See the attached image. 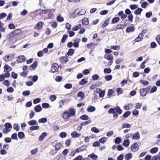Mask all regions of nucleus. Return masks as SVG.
Masks as SVG:
<instances>
[{
	"instance_id": "53",
	"label": "nucleus",
	"mask_w": 160,
	"mask_h": 160,
	"mask_svg": "<svg viewBox=\"0 0 160 160\" xmlns=\"http://www.w3.org/2000/svg\"><path fill=\"white\" fill-rule=\"evenodd\" d=\"M106 138L104 137H103L99 140V142L102 143L104 144L106 142Z\"/></svg>"
},
{
	"instance_id": "7",
	"label": "nucleus",
	"mask_w": 160,
	"mask_h": 160,
	"mask_svg": "<svg viewBox=\"0 0 160 160\" xmlns=\"http://www.w3.org/2000/svg\"><path fill=\"white\" fill-rule=\"evenodd\" d=\"M70 117V113L68 112H65L63 114V118L64 119H69Z\"/></svg>"
},
{
	"instance_id": "35",
	"label": "nucleus",
	"mask_w": 160,
	"mask_h": 160,
	"mask_svg": "<svg viewBox=\"0 0 160 160\" xmlns=\"http://www.w3.org/2000/svg\"><path fill=\"white\" fill-rule=\"evenodd\" d=\"M133 105L131 103L128 104L127 105L124 106V108L126 110H129L130 108H132Z\"/></svg>"
},
{
	"instance_id": "55",
	"label": "nucleus",
	"mask_w": 160,
	"mask_h": 160,
	"mask_svg": "<svg viewBox=\"0 0 160 160\" xmlns=\"http://www.w3.org/2000/svg\"><path fill=\"white\" fill-rule=\"evenodd\" d=\"M108 12V11L107 10H104L101 11L100 12V14L102 15H104L107 14Z\"/></svg>"
},
{
	"instance_id": "15",
	"label": "nucleus",
	"mask_w": 160,
	"mask_h": 160,
	"mask_svg": "<svg viewBox=\"0 0 160 160\" xmlns=\"http://www.w3.org/2000/svg\"><path fill=\"white\" fill-rule=\"evenodd\" d=\"M54 10V11H53V12H49V13H48V18H49V19H52L54 16V12H55V9H53V8H52Z\"/></svg>"
},
{
	"instance_id": "39",
	"label": "nucleus",
	"mask_w": 160,
	"mask_h": 160,
	"mask_svg": "<svg viewBox=\"0 0 160 160\" xmlns=\"http://www.w3.org/2000/svg\"><path fill=\"white\" fill-rule=\"evenodd\" d=\"M65 102V100H60L59 102V108H62V106L63 105L64 103Z\"/></svg>"
},
{
	"instance_id": "11",
	"label": "nucleus",
	"mask_w": 160,
	"mask_h": 160,
	"mask_svg": "<svg viewBox=\"0 0 160 160\" xmlns=\"http://www.w3.org/2000/svg\"><path fill=\"white\" fill-rule=\"evenodd\" d=\"M135 29V28L133 27H129L126 28V32L128 33L132 32L134 31Z\"/></svg>"
},
{
	"instance_id": "17",
	"label": "nucleus",
	"mask_w": 160,
	"mask_h": 160,
	"mask_svg": "<svg viewBox=\"0 0 160 160\" xmlns=\"http://www.w3.org/2000/svg\"><path fill=\"white\" fill-rule=\"evenodd\" d=\"M140 95L142 97L145 96L147 94V92H145V88H142L140 90Z\"/></svg>"
},
{
	"instance_id": "60",
	"label": "nucleus",
	"mask_w": 160,
	"mask_h": 160,
	"mask_svg": "<svg viewBox=\"0 0 160 160\" xmlns=\"http://www.w3.org/2000/svg\"><path fill=\"white\" fill-rule=\"evenodd\" d=\"M61 146V144L60 143H57L55 145V150L58 151L60 147Z\"/></svg>"
},
{
	"instance_id": "19",
	"label": "nucleus",
	"mask_w": 160,
	"mask_h": 160,
	"mask_svg": "<svg viewBox=\"0 0 160 160\" xmlns=\"http://www.w3.org/2000/svg\"><path fill=\"white\" fill-rule=\"evenodd\" d=\"M120 20V18L118 17L114 18L112 20V24H115L118 22Z\"/></svg>"
},
{
	"instance_id": "14",
	"label": "nucleus",
	"mask_w": 160,
	"mask_h": 160,
	"mask_svg": "<svg viewBox=\"0 0 160 160\" xmlns=\"http://www.w3.org/2000/svg\"><path fill=\"white\" fill-rule=\"evenodd\" d=\"M34 110L36 112H39L41 111L42 108L40 105H38L34 107Z\"/></svg>"
},
{
	"instance_id": "5",
	"label": "nucleus",
	"mask_w": 160,
	"mask_h": 160,
	"mask_svg": "<svg viewBox=\"0 0 160 160\" xmlns=\"http://www.w3.org/2000/svg\"><path fill=\"white\" fill-rule=\"evenodd\" d=\"M138 144L137 142L135 143L131 146L132 150L133 152H136L138 150Z\"/></svg>"
},
{
	"instance_id": "56",
	"label": "nucleus",
	"mask_w": 160,
	"mask_h": 160,
	"mask_svg": "<svg viewBox=\"0 0 160 160\" xmlns=\"http://www.w3.org/2000/svg\"><path fill=\"white\" fill-rule=\"evenodd\" d=\"M95 44L94 43H92L90 44H88L87 45V48L90 49L92 48L93 46H95Z\"/></svg>"
},
{
	"instance_id": "12",
	"label": "nucleus",
	"mask_w": 160,
	"mask_h": 160,
	"mask_svg": "<svg viewBox=\"0 0 160 160\" xmlns=\"http://www.w3.org/2000/svg\"><path fill=\"white\" fill-rule=\"evenodd\" d=\"M88 157L91 158L92 160H97L98 159V156L93 153L88 155Z\"/></svg>"
},
{
	"instance_id": "43",
	"label": "nucleus",
	"mask_w": 160,
	"mask_h": 160,
	"mask_svg": "<svg viewBox=\"0 0 160 160\" xmlns=\"http://www.w3.org/2000/svg\"><path fill=\"white\" fill-rule=\"evenodd\" d=\"M57 19L58 21L60 22H62L64 20L63 18L61 17L60 15L57 16Z\"/></svg>"
},
{
	"instance_id": "34",
	"label": "nucleus",
	"mask_w": 160,
	"mask_h": 160,
	"mask_svg": "<svg viewBox=\"0 0 160 160\" xmlns=\"http://www.w3.org/2000/svg\"><path fill=\"white\" fill-rule=\"evenodd\" d=\"M39 127L38 125L32 126L30 128V130L31 131L37 130L39 129Z\"/></svg>"
},
{
	"instance_id": "20",
	"label": "nucleus",
	"mask_w": 160,
	"mask_h": 160,
	"mask_svg": "<svg viewBox=\"0 0 160 160\" xmlns=\"http://www.w3.org/2000/svg\"><path fill=\"white\" fill-rule=\"evenodd\" d=\"M158 150V148L157 147H155L152 148L150 150V152L152 154H154L157 152Z\"/></svg>"
},
{
	"instance_id": "57",
	"label": "nucleus",
	"mask_w": 160,
	"mask_h": 160,
	"mask_svg": "<svg viewBox=\"0 0 160 160\" xmlns=\"http://www.w3.org/2000/svg\"><path fill=\"white\" fill-rule=\"evenodd\" d=\"M120 47L119 46H112L111 47V48L113 50H119L120 49Z\"/></svg>"
},
{
	"instance_id": "21",
	"label": "nucleus",
	"mask_w": 160,
	"mask_h": 160,
	"mask_svg": "<svg viewBox=\"0 0 160 160\" xmlns=\"http://www.w3.org/2000/svg\"><path fill=\"white\" fill-rule=\"evenodd\" d=\"M28 124L30 126H33L37 124V121L34 120H32L29 121Z\"/></svg>"
},
{
	"instance_id": "30",
	"label": "nucleus",
	"mask_w": 160,
	"mask_h": 160,
	"mask_svg": "<svg viewBox=\"0 0 160 160\" xmlns=\"http://www.w3.org/2000/svg\"><path fill=\"white\" fill-rule=\"evenodd\" d=\"M4 68V71H7V72H9L12 69L11 67L8 65H5Z\"/></svg>"
},
{
	"instance_id": "46",
	"label": "nucleus",
	"mask_w": 160,
	"mask_h": 160,
	"mask_svg": "<svg viewBox=\"0 0 160 160\" xmlns=\"http://www.w3.org/2000/svg\"><path fill=\"white\" fill-rule=\"evenodd\" d=\"M124 28L123 25L120 24L118 25L116 27V29H123Z\"/></svg>"
},
{
	"instance_id": "23",
	"label": "nucleus",
	"mask_w": 160,
	"mask_h": 160,
	"mask_svg": "<svg viewBox=\"0 0 160 160\" xmlns=\"http://www.w3.org/2000/svg\"><path fill=\"white\" fill-rule=\"evenodd\" d=\"M82 23L84 25H86L89 23L88 19L86 18H84L82 20Z\"/></svg>"
},
{
	"instance_id": "37",
	"label": "nucleus",
	"mask_w": 160,
	"mask_h": 160,
	"mask_svg": "<svg viewBox=\"0 0 160 160\" xmlns=\"http://www.w3.org/2000/svg\"><path fill=\"white\" fill-rule=\"evenodd\" d=\"M142 9L141 8H138L134 12V13L136 15H139L140 14L141 12L142 11Z\"/></svg>"
},
{
	"instance_id": "22",
	"label": "nucleus",
	"mask_w": 160,
	"mask_h": 160,
	"mask_svg": "<svg viewBox=\"0 0 160 160\" xmlns=\"http://www.w3.org/2000/svg\"><path fill=\"white\" fill-rule=\"evenodd\" d=\"M130 144V141L129 139H126L124 140L122 144L123 146L127 147L129 146Z\"/></svg>"
},
{
	"instance_id": "13",
	"label": "nucleus",
	"mask_w": 160,
	"mask_h": 160,
	"mask_svg": "<svg viewBox=\"0 0 160 160\" xmlns=\"http://www.w3.org/2000/svg\"><path fill=\"white\" fill-rule=\"evenodd\" d=\"M85 150V147L84 146H82L76 149L75 150L77 153L83 151Z\"/></svg>"
},
{
	"instance_id": "25",
	"label": "nucleus",
	"mask_w": 160,
	"mask_h": 160,
	"mask_svg": "<svg viewBox=\"0 0 160 160\" xmlns=\"http://www.w3.org/2000/svg\"><path fill=\"white\" fill-rule=\"evenodd\" d=\"M47 136V133L46 132H44L39 137V140L40 141L43 140L44 138Z\"/></svg>"
},
{
	"instance_id": "31",
	"label": "nucleus",
	"mask_w": 160,
	"mask_h": 160,
	"mask_svg": "<svg viewBox=\"0 0 160 160\" xmlns=\"http://www.w3.org/2000/svg\"><path fill=\"white\" fill-rule=\"evenodd\" d=\"M132 154L131 153L126 154L125 156V158L127 160H130L132 157Z\"/></svg>"
},
{
	"instance_id": "26",
	"label": "nucleus",
	"mask_w": 160,
	"mask_h": 160,
	"mask_svg": "<svg viewBox=\"0 0 160 160\" xmlns=\"http://www.w3.org/2000/svg\"><path fill=\"white\" fill-rule=\"evenodd\" d=\"M74 52V51L73 49L71 48L69 49L68 52H67L66 55H67V56H72Z\"/></svg>"
},
{
	"instance_id": "8",
	"label": "nucleus",
	"mask_w": 160,
	"mask_h": 160,
	"mask_svg": "<svg viewBox=\"0 0 160 160\" xmlns=\"http://www.w3.org/2000/svg\"><path fill=\"white\" fill-rule=\"evenodd\" d=\"M25 58L24 56H20L17 58V61L19 63H21L25 61Z\"/></svg>"
},
{
	"instance_id": "6",
	"label": "nucleus",
	"mask_w": 160,
	"mask_h": 160,
	"mask_svg": "<svg viewBox=\"0 0 160 160\" xmlns=\"http://www.w3.org/2000/svg\"><path fill=\"white\" fill-rule=\"evenodd\" d=\"M38 65V62L35 61L33 64L30 67V69L31 70H33L35 69Z\"/></svg>"
},
{
	"instance_id": "10",
	"label": "nucleus",
	"mask_w": 160,
	"mask_h": 160,
	"mask_svg": "<svg viewBox=\"0 0 160 160\" xmlns=\"http://www.w3.org/2000/svg\"><path fill=\"white\" fill-rule=\"evenodd\" d=\"M104 58L108 60H112L113 58V56L112 54L109 55L106 54L104 56Z\"/></svg>"
},
{
	"instance_id": "51",
	"label": "nucleus",
	"mask_w": 160,
	"mask_h": 160,
	"mask_svg": "<svg viewBox=\"0 0 160 160\" xmlns=\"http://www.w3.org/2000/svg\"><path fill=\"white\" fill-rule=\"evenodd\" d=\"M131 113L130 112L127 111L123 114V116L124 118H127L130 115Z\"/></svg>"
},
{
	"instance_id": "58",
	"label": "nucleus",
	"mask_w": 160,
	"mask_h": 160,
	"mask_svg": "<svg viewBox=\"0 0 160 160\" xmlns=\"http://www.w3.org/2000/svg\"><path fill=\"white\" fill-rule=\"evenodd\" d=\"M121 139L119 137H117L115 140V142L117 144H119L121 143Z\"/></svg>"
},
{
	"instance_id": "1",
	"label": "nucleus",
	"mask_w": 160,
	"mask_h": 160,
	"mask_svg": "<svg viewBox=\"0 0 160 160\" xmlns=\"http://www.w3.org/2000/svg\"><path fill=\"white\" fill-rule=\"evenodd\" d=\"M38 11H40L42 12H40L41 14H45L46 13H49L50 12H53L54 10L53 9H38L36 10V12H38Z\"/></svg>"
},
{
	"instance_id": "41",
	"label": "nucleus",
	"mask_w": 160,
	"mask_h": 160,
	"mask_svg": "<svg viewBox=\"0 0 160 160\" xmlns=\"http://www.w3.org/2000/svg\"><path fill=\"white\" fill-rule=\"evenodd\" d=\"M122 127L123 128H130L131 127V125L128 123H125L122 125Z\"/></svg>"
},
{
	"instance_id": "48",
	"label": "nucleus",
	"mask_w": 160,
	"mask_h": 160,
	"mask_svg": "<svg viewBox=\"0 0 160 160\" xmlns=\"http://www.w3.org/2000/svg\"><path fill=\"white\" fill-rule=\"evenodd\" d=\"M69 113L70 116H73L75 114V111L73 109H70L69 110Z\"/></svg>"
},
{
	"instance_id": "28",
	"label": "nucleus",
	"mask_w": 160,
	"mask_h": 160,
	"mask_svg": "<svg viewBox=\"0 0 160 160\" xmlns=\"http://www.w3.org/2000/svg\"><path fill=\"white\" fill-rule=\"evenodd\" d=\"M84 96L85 95L84 92H79L77 94V96L78 97H80L81 99H84Z\"/></svg>"
},
{
	"instance_id": "36",
	"label": "nucleus",
	"mask_w": 160,
	"mask_h": 160,
	"mask_svg": "<svg viewBox=\"0 0 160 160\" xmlns=\"http://www.w3.org/2000/svg\"><path fill=\"white\" fill-rule=\"evenodd\" d=\"M91 130L92 132L95 133H98L100 132L99 129L95 127L92 128L91 129Z\"/></svg>"
},
{
	"instance_id": "52",
	"label": "nucleus",
	"mask_w": 160,
	"mask_h": 160,
	"mask_svg": "<svg viewBox=\"0 0 160 160\" xmlns=\"http://www.w3.org/2000/svg\"><path fill=\"white\" fill-rule=\"evenodd\" d=\"M112 70L110 68H105L104 69V72L105 73H107L109 74L111 72Z\"/></svg>"
},
{
	"instance_id": "16",
	"label": "nucleus",
	"mask_w": 160,
	"mask_h": 160,
	"mask_svg": "<svg viewBox=\"0 0 160 160\" xmlns=\"http://www.w3.org/2000/svg\"><path fill=\"white\" fill-rule=\"evenodd\" d=\"M42 22L38 23L37 25L35 26V28L37 30L40 29L42 27Z\"/></svg>"
},
{
	"instance_id": "62",
	"label": "nucleus",
	"mask_w": 160,
	"mask_h": 160,
	"mask_svg": "<svg viewBox=\"0 0 160 160\" xmlns=\"http://www.w3.org/2000/svg\"><path fill=\"white\" fill-rule=\"evenodd\" d=\"M42 107L45 108H48L50 107V105L48 103H43L42 104Z\"/></svg>"
},
{
	"instance_id": "40",
	"label": "nucleus",
	"mask_w": 160,
	"mask_h": 160,
	"mask_svg": "<svg viewBox=\"0 0 160 160\" xmlns=\"http://www.w3.org/2000/svg\"><path fill=\"white\" fill-rule=\"evenodd\" d=\"M99 78V76L97 74H94L92 76V79L93 81L97 80Z\"/></svg>"
},
{
	"instance_id": "38",
	"label": "nucleus",
	"mask_w": 160,
	"mask_h": 160,
	"mask_svg": "<svg viewBox=\"0 0 160 160\" xmlns=\"http://www.w3.org/2000/svg\"><path fill=\"white\" fill-rule=\"evenodd\" d=\"M4 127L6 128L10 129L12 128L11 124L9 122H7L5 124Z\"/></svg>"
},
{
	"instance_id": "45",
	"label": "nucleus",
	"mask_w": 160,
	"mask_h": 160,
	"mask_svg": "<svg viewBox=\"0 0 160 160\" xmlns=\"http://www.w3.org/2000/svg\"><path fill=\"white\" fill-rule=\"evenodd\" d=\"M47 119L45 118H43L38 120V122L39 123H45L47 122Z\"/></svg>"
},
{
	"instance_id": "4",
	"label": "nucleus",
	"mask_w": 160,
	"mask_h": 160,
	"mask_svg": "<svg viewBox=\"0 0 160 160\" xmlns=\"http://www.w3.org/2000/svg\"><path fill=\"white\" fill-rule=\"evenodd\" d=\"M79 10L78 9H76L74 12L72 13H71L69 14L70 17L71 18H74L77 15L79 14Z\"/></svg>"
},
{
	"instance_id": "29",
	"label": "nucleus",
	"mask_w": 160,
	"mask_h": 160,
	"mask_svg": "<svg viewBox=\"0 0 160 160\" xmlns=\"http://www.w3.org/2000/svg\"><path fill=\"white\" fill-rule=\"evenodd\" d=\"M96 110L95 108L93 106H90L87 108V111L88 112H92Z\"/></svg>"
},
{
	"instance_id": "47",
	"label": "nucleus",
	"mask_w": 160,
	"mask_h": 160,
	"mask_svg": "<svg viewBox=\"0 0 160 160\" xmlns=\"http://www.w3.org/2000/svg\"><path fill=\"white\" fill-rule=\"evenodd\" d=\"M110 22V19L109 18H108L107 20H106L104 22V23L102 24V26L104 27H105L107 25H108Z\"/></svg>"
},
{
	"instance_id": "18",
	"label": "nucleus",
	"mask_w": 160,
	"mask_h": 160,
	"mask_svg": "<svg viewBox=\"0 0 160 160\" xmlns=\"http://www.w3.org/2000/svg\"><path fill=\"white\" fill-rule=\"evenodd\" d=\"M80 40L78 39H75L73 43V46L74 47L78 48V43L80 41Z\"/></svg>"
},
{
	"instance_id": "24",
	"label": "nucleus",
	"mask_w": 160,
	"mask_h": 160,
	"mask_svg": "<svg viewBox=\"0 0 160 160\" xmlns=\"http://www.w3.org/2000/svg\"><path fill=\"white\" fill-rule=\"evenodd\" d=\"M71 135L72 137L74 138H78L80 136V134L77 133L75 131L72 132L71 134Z\"/></svg>"
},
{
	"instance_id": "50",
	"label": "nucleus",
	"mask_w": 160,
	"mask_h": 160,
	"mask_svg": "<svg viewBox=\"0 0 160 160\" xmlns=\"http://www.w3.org/2000/svg\"><path fill=\"white\" fill-rule=\"evenodd\" d=\"M115 110L119 114H120L122 113V111L119 107H116L115 108Z\"/></svg>"
},
{
	"instance_id": "32",
	"label": "nucleus",
	"mask_w": 160,
	"mask_h": 160,
	"mask_svg": "<svg viewBox=\"0 0 160 160\" xmlns=\"http://www.w3.org/2000/svg\"><path fill=\"white\" fill-rule=\"evenodd\" d=\"M81 26L82 25L81 24H79L76 26H74L72 27V30L74 31H77L78 29L80 28H81Z\"/></svg>"
},
{
	"instance_id": "59",
	"label": "nucleus",
	"mask_w": 160,
	"mask_h": 160,
	"mask_svg": "<svg viewBox=\"0 0 160 160\" xmlns=\"http://www.w3.org/2000/svg\"><path fill=\"white\" fill-rule=\"evenodd\" d=\"M64 87L68 89L71 88L72 87V85L70 83L64 85Z\"/></svg>"
},
{
	"instance_id": "64",
	"label": "nucleus",
	"mask_w": 160,
	"mask_h": 160,
	"mask_svg": "<svg viewBox=\"0 0 160 160\" xmlns=\"http://www.w3.org/2000/svg\"><path fill=\"white\" fill-rule=\"evenodd\" d=\"M112 75H110L106 76L105 77V79L107 81H110L112 79Z\"/></svg>"
},
{
	"instance_id": "44",
	"label": "nucleus",
	"mask_w": 160,
	"mask_h": 160,
	"mask_svg": "<svg viewBox=\"0 0 160 160\" xmlns=\"http://www.w3.org/2000/svg\"><path fill=\"white\" fill-rule=\"evenodd\" d=\"M80 118L82 120H88V119L89 117L87 115H84L81 116L80 117Z\"/></svg>"
},
{
	"instance_id": "2",
	"label": "nucleus",
	"mask_w": 160,
	"mask_h": 160,
	"mask_svg": "<svg viewBox=\"0 0 160 160\" xmlns=\"http://www.w3.org/2000/svg\"><path fill=\"white\" fill-rule=\"evenodd\" d=\"M58 65L56 63L53 64L52 66L51 69L52 72L54 73L58 71Z\"/></svg>"
},
{
	"instance_id": "33",
	"label": "nucleus",
	"mask_w": 160,
	"mask_h": 160,
	"mask_svg": "<svg viewBox=\"0 0 160 160\" xmlns=\"http://www.w3.org/2000/svg\"><path fill=\"white\" fill-rule=\"evenodd\" d=\"M18 137L20 139H22L25 137L24 133L22 132H19L18 134Z\"/></svg>"
},
{
	"instance_id": "54",
	"label": "nucleus",
	"mask_w": 160,
	"mask_h": 160,
	"mask_svg": "<svg viewBox=\"0 0 160 160\" xmlns=\"http://www.w3.org/2000/svg\"><path fill=\"white\" fill-rule=\"evenodd\" d=\"M142 106V104L140 103H135V108L137 109H140Z\"/></svg>"
},
{
	"instance_id": "27",
	"label": "nucleus",
	"mask_w": 160,
	"mask_h": 160,
	"mask_svg": "<svg viewBox=\"0 0 160 160\" xmlns=\"http://www.w3.org/2000/svg\"><path fill=\"white\" fill-rule=\"evenodd\" d=\"M11 58V55L10 54H8L5 56L4 60L5 61H9Z\"/></svg>"
},
{
	"instance_id": "61",
	"label": "nucleus",
	"mask_w": 160,
	"mask_h": 160,
	"mask_svg": "<svg viewBox=\"0 0 160 160\" xmlns=\"http://www.w3.org/2000/svg\"><path fill=\"white\" fill-rule=\"evenodd\" d=\"M11 138L13 139H16L17 140L18 139V138L17 133H15L13 134L11 136Z\"/></svg>"
},
{
	"instance_id": "3",
	"label": "nucleus",
	"mask_w": 160,
	"mask_h": 160,
	"mask_svg": "<svg viewBox=\"0 0 160 160\" xmlns=\"http://www.w3.org/2000/svg\"><path fill=\"white\" fill-rule=\"evenodd\" d=\"M68 56L66 55L65 57H61L60 58L59 61L61 62L62 63H66L68 62Z\"/></svg>"
},
{
	"instance_id": "9",
	"label": "nucleus",
	"mask_w": 160,
	"mask_h": 160,
	"mask_svg": "<svg viewBox=\"0 0 160 160\" xmlns=\"http://www.w3.org/2000/svg\"><path fill=\"white\" fill-rule=\"evenodd\" d=\"M140 135L139 132H136L134 134L132 137V138L134 139L138 140L140 138Z\"/></svg>"
},
{
	"instance_id": "42",
	"label": "nucleus",
	"mask_w": 160,
	"mask_h": 160,
	"mask_svg": "<svg viewBox=\"0 0 160 160\" xmlns=\"http://www.w3.org/2000/svg\"><path fill=\"white\" fill-rule=\"evenodd\" d=\"M13 129L16 130V131H19V125L17 123H15L13 125Z\"/></svg>"
},
{
	"instance_id": "63",
	"label": "nucleus",
	"mask_w": 160,
	"mask_h": 160,
	"mask_svg": "<svg viewBox=\"0 0 160 160\" xmlns=\"http://www.w3.org/2000/svg\"><path fill=\"white\" fill-rule=\"evenodd\" d=\"M87 82V81L85 80L84 79H83L79 82V84L80 85H82L86 84Z\"/></svg>"
},
{
	"instance_id": "49",
	"label": "nucleus",
	"mask_w": 160,
	"mask_h": 160,
	"mask_svg": "<svg viewBox=\"0 0 160 160\" xmlns=\"http://www.w3.org/2000/svg\"><path fill=\"white\" fill-rule=\"evenodd\" d=\"M50 98L52 102H53L56 100L57 97L54 95H52L50 96Z\"/></svg>"
}]
</instances>
